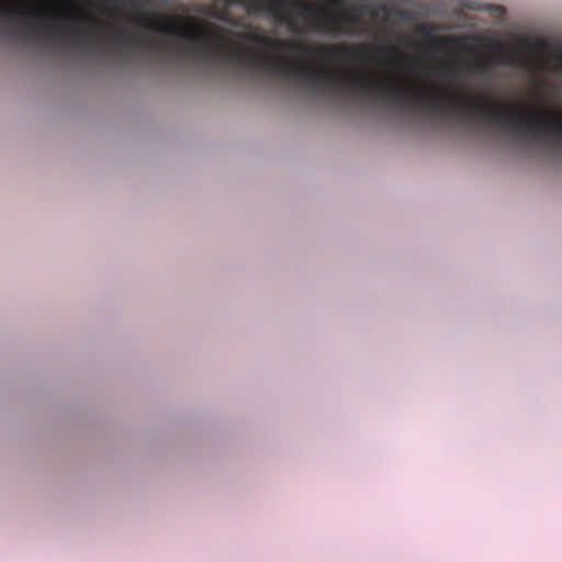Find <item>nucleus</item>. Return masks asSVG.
Segmentation results:
<instances>
[{
  "label": "nucleus",
  "instance_id": "obj_1",
  "mask_svg": "<svg viewBox=\"0 0 562 562\" xmlns=\"http://www.w3.org/2000/svg\"><path fill=\"white\" fill-rule=\"evenodd\" d=\"M281 75L297 80L315 91L381 98L390 102H401L432 115H450L471 121L484 120L520 136L562 143V116H557L548 109L537 111L517 105L503 108L495 103L491 94H456L449 90H434L420 85H395L390 79L376 78L363 70L312 67L289 58H281Z\"/></svg>",
  "mask_w": 562,
  "mask_h": 562
},
{
  "label": "nucleus",
  "instance_id": "obj_2",
  "mask_svg": "<svg viewBox=\"0 0 562 562\" xmlns=\"http://www.w3.org/2000/svg\"><path fill=\"white\" fill-rule=\"evenodd\" d=\"M238 36L248 43L257 44L262 48L271 49L279 54H303L322 60L362 63L368 59L371 52V48L366 44L358 45L357 47L326 44L303 45L291 40L273 38L261 32H243Z\"/></svg>",
  "mask_w": 562,
  "mask_h": 562
},
{
  "label": "nucleus",
  "instance_id": "obj_3",
  "mask_svg": "<svg viewBox=\"0 0 562 562\" xmlns=\"http://www.w3.org/2000/svg\"><path fill=\"white\" fill-rule=\"evenodd\" d=\"M321 21L323 30L334 31L337 33H350V26L358 22L357 18L348 12L340 14H324Z\"/></svg>",
  "mask_w": 562,
  "mask_h": 562
},
{
  "label": "nucleus",
  "instance_id": "obj_4",
  "mask_svg": "<svg viewBox=\"0 0 562 562\" xmlns=\"http://www.w3.org/2000/svg\"><path fill=\"white\" fill-rule=\"evenodd\" d=\"M128 4L134 9L143 10L153 5L151 0H102L100 9L109 14H115L117 18H124L122 5Z\"/></svg>",
  "mask_w": 562,
  "mask_h": 562
},
{
  "label": "nucleus",
  "instance_id": "obj_5",
  "mask_svg": "<svg viewBox=\"0 0 562 562\" xmlns=\"http://www.w3.org/2000/svg\"><path fill=\"white\" fill-rule=\"evenodd\" d=\"M191 11L204 15L206 18L216 19L220 21L228 22L227 13L220 11L218 9L212 5L205 4H195L192 7Z\"/></svg>",
  "mask_w": 562,
  "mask_h": 562
},
{
  "label": "nucleus",
  "instance_id": "obj_6",
  "mask_svg": "<svg viewBox=\"0 0 562 562\" xmlns=\"http://www.w3.org/2000/svg\"><path fill=\"white\" fill-rule=\"evenodd\" d=\"M518 59L517 54L504 53L501 63L505 65H514L518 63Z\"/></svg>",
  "mask_w": 562,
  "mask_h": 562
},
{
  "label": "nucleus",
  "instance_id": "obj_7",
  "mask_svg": "<svg viewBox=\"0 0 562 562\" xmlns=\"http://www.w3.org/2000/svg\"><path fill=\"white\" fill-rule=\"evenodd\" d=\"M310 11V7L303 3H295L291 5V12L296 14H304Z\"/></svg>",
  "mask_w": 562,
  "mask_h": 562
},
{
  "label": "nucleus",
  "instance_id": "obj_8",
  "mask_svg": "<svg viewBox=\"0 0 562 562\" xmlns=\"http://www.w3.org/2000/svg\"><path fill=\"white\" fill-rule=\"evenodd\" d=\"M468 68L475 72H482L484 70L483 66L481 64H476V63L469 64Z\"/></svg>",
  "mask_w": 562,
  "mask_h": 562
},
{
  "label": "nucleus",
  "instance_id": "obj_9",
  "mask_svg": "<svg viewBox=\"0 0 562 562\" xmlns=\"http://www.w3.org/2000/svg\"><path fill=\"white\" fill-rule=\"evenodd\" d=\"M389 64L391 66H400L402 64L401 59L395 57V56H392L389 58Z\"/></svg>",
  "mask_w": 562,
  "mask_h": 562
},
{
  "label": "nucleus",
  "instance_id": "obj_10",
  "mask_svg": "<svg viewBox=\"0 0 562 562\" xmlns=\"http://www.w3.org/2000/svg\"><path fill=\"white\" fill-rule=\"evenodd\" d=\"M376 52L379 55L384 56L387 54V49L385 47H378Z\"/></svg>",
  "mask_w": 562,
  "mask_h": 562
}]
</instances>
